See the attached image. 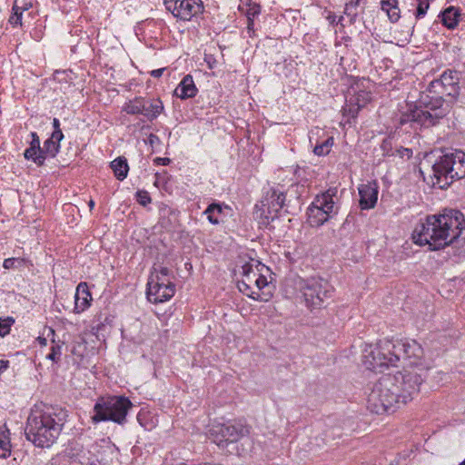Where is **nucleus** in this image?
<instances>
[{"label": "nucleus", "instance_id": "0eeeda50", "mask_svg": "<svg viewBox=\"0 0 465 465\" xmlns=\"http://www.w3.org/2000/svg\"><path fill=\"white\" fill-rule=\"evenodd\" d=\"M394 342L381 341L376 347L369 346L363 350L362 364L373 371H382V368L396 366L398 357L393 353Z\"/></svg>", "mask_w": 465, "mask_h": 465}, {"label": "nucleus", "instance_id": "c85d7f7f", "mask_svg": "<svg viewBox=\"0 0 465 465\" xmlns=\"http://www.w3.org/2000/svg\"><path fill=\"white\" fill-rule=\"evenodd\" d=\"M142 97H137L129 103H127L124 111H125L128 114H142Z\"/></svg>", "mask_w": 465, "mask_h": 465}, {"label": "nucleus", "instance_id": "ea45409f", "mask_svg": "<svg viewBox=\"0 0 465 465\" xmlns=\"http://www.w3.org/2000/svg\"><path fill=\"white\" fill-rule=\"evenodd\" d=\"M399 153L401 157L406 156L407 158H411L412 156V151L408 148H401V150H399Z\"/></svg>", "mask_w": 465, "mask_h": 465}, {"label": "nucleus", "instance_id": "6ab92c4d", "mask_svg": "<svg viewBox=\"0 0 465 465\" xmlns=\"http://www.w3.org/2000/svg\"><path fill=\"white\" fill-rule=\"evenodd\" d=\"M142 114L149 121H153L162 113L163 103L160 100H150L142 98Z\"/></svg>", "mask_w": 465, "mask_h": 465}, {"label": "nucleus", "instance_id": "c03bdc74", "mask_svg": "<svg viewBox=\"0 0 465 465\" xmlns=\"http://www.w3.org/2000/svg\"><path fill=\"white\" fill-rule=\"evenodd\" d=\"M260 13V9H259V6H254L252 8H251L248 13H247V17L249 16V14H250V17L252 16H254L255 15L259 14Z\"/></svg>", "mask_w": 465, "mask_h": 465}, {"label": "nucleus", "instance_id": "4be33fe9", "mask_svg": "<svg viewBox=\"0 0 465 465\" xmlns=\"http://www.w3.org/2000/svg\"><path fill=\"white\" fill-rule=\"evenodd\" d=\"M239 291L247 295L248 297L261 302H268L272 296L270 291L268 292H257L255 287L252 285H248L245 282H238Z\"/></svg>", "mask_w": 465, "mask_h": 465}, {"label": "nucleus", "instance_id": "72a5a7b5", "mask_svg": "<svg viewBox=\"0 0 465 465\" xmlns=\"http://www.w3.org/2000/svg\"><path fill=\"white\" fill-rule=\"evenodd\" d=\"M136 200L143 206H146L151 203V197L146 191H138L136 193Z\"/></svg>", "mask_w": 465, "mask_h": 465}, {"label": "nucleus", "instance_id": "c756f323", "mask_svg": "<svg viewBox=\"0 0 465 465\" xmlns=\"http://www.w3.org/2000/svg\"><path fill=\"white\" fill-rule=\"evenodd\" d=\"M333 144V138L329 137L321 144H318L314 147L313 152L317 155H326L329 153L331 147Z\"/></svg>", "mask_w": 465, "mask_h": 465}, {"label": "nucleus", "instance_id": "a19ab883", "mask_svg": "<svg viewBox=\"0 0 465 465\" xmlns=\"http://www.w3.org/2000/svg\"><path fill=\"white\" fill-rule=\"evenodd\" d=\"M355 9H356V8L351 7V6H350V4H347V3H346V5H345V11H344V13H345V15H347L355 16V15H356Z\"/></svg>", "mask_w": 465, "mask_h": 465}, {"label": "nucleus", "instance_id": "f257e3e1", "mask_svg": "<svg viewBox=\"0 0 465 465\" xmlns=\"http://www.w3.org/2000/svg\"><path fill=\"white\" fill-rule=\"evenodd\" d=\"M460 73L447 70L439 79L430 83L427 89L420 93L414 105L400 117V124L415 123L430 127L445 117L456 102L460 90Z\"/></svg>", "mask_w": 465, "mask_h": 465}, {"label": "nucleus", "instance_id": "7ed1b4c3", "mask_svg": "<svg viewBox=\"0 0 465 465\" xmlns=\"http://www.w3.org/2000/svg\"><path fill=\"white\" fill-rule=\"evenodd\" d=\"M465 229L464 215L458 210L450 209L439 215L428 216L419 223L412 233V239L420 246L429 245L430 251H437L453 244Z\"/></svg>", "mask_w": 465, "mask_h": 465}, {"label": "nucleus", "instance_id": "3c124183", "mask_svg": "<svg viewBox=\"0 0 465 465\" xmlns=\"http://www.w3.org/2000/svg\"><path fill=\"white\" fill-rule=\"evenodd\" d=\"M38 341H39V343L41 345H44V346L46 345V339L45 338L38 337Z\"/></svg>", "mask_w": 465, "mask_h": 465}, {"label": "nucleus", "instance_id": "603ef678", "mask_svg": "<svg viewBox=\"0 0 465 465\" xmlns=\"http://www.w3.org/2000/svg\"><path fill=\"white\" fill-rule=\"evenodd\" d=\"M7 363H8V361H0V364H1L0 370L1 369H6L7 368Z\"/></svg>", "mask_w": 465, "mask_h": 465}, {"label": "nucleus", "instance_id": "bb28decb", "mask_svg": "<svg viewBox=\"0 0 465 465\" xmlns=\"http://www.w3.org/2000/svg\"><path fill=\"white\" fill-rule=\"evenodd\" d=\"M31 136L32 141L30 143V147L25 151L24 156L25 159L33 160L35 162V158H36L37 155L40 154L42 148L40 146V139L37 134L33 132L31 133Z\"/></svg>", "mask_w": 465, "mask_h": 465}, {"label": "nucleus", "instance_id": "b1692460", "mask_svg": "<svg viewBox=\"0 0 465 465\" xmlns=\"http://www.w3.org/2000/svg\"><path fill=\"white\" fill-rule=\"evenodd\" d=\"M459 16V11L455 7L450 6L441 14L442 24L448 28L453 29L458 25Z\"/></svg>", "mask_w": 465, "mask_h": 465}, {"label": "nucleus", "instance_id": "de8ad7c7", "mask_svg": "<svg viewBox=\"0 0 465 465\" xmlns=\"http://www.w3.org/2000/svg\"><path fill=\"white\" fill-rule=\"evenodd\" d=\"M253 25H254L253 20L249 15L248 16V25H247V29L249 32L253 31Z\"/></svg>", "mask_w": 465, "mask_h": 465}, {"label": "nucleus", "instance_id": "dca6fc26", "mask_svg": "<svg viewBox=\"0 0 465 465\" xmlns=\"http://www.w3.org/2000/svg\"><path fill=\"white\" fill-rule=\"evenodd\" d=\"M285 198V194L282 192L271 188L262 203L263 206L268 207L269 213H278L283 207Z\"/></svg>", "mask_w": 465, "mask_h": 465}, {"label": "nucleus", "instance_id": "4468645a", "mask_svg": "<svg viewBox=\"0 0 465 465\" xmlns=\"http://www.w3.org/2000/svg\"><path fill=\"white\" fill-rule=\"evenodd\" d=\"M378 188L376 182L360 185V206L362 210H369L375 207L378 200Z\"/></svg>", "mask_w": 465, "mask_h": 465}, {"label": "nucleus", "instance_id": "412c9836", "mask_svg": "<svg viewBox=\"0 0 465 465\" xmlns=\"http://www.w3.org/2000/svg\"><path fill=\"white\" fill-rule=\"evenodd\" d=\"M360 96H362V104H360V97L350 98L346 105L343 107L344 114H348L352 118H355L363 106L370 101L371 97L368 93L361 92Z\"/></svg>", "mask_w": 465, "mask_h": 465}, {"label": "nucleus", "instance_id": "39448f33", "mask_svg": "<svg viewBox=\"0 0 465 465\" xmlns=\"http://www.w3.org/2000/svg\"><path fill=\"white\" fill-rule=\"evenodd\" d=\"M430 175L432 186L448 187L454 180L465 177V153L456 150L443 154L431 166Z\"/></svg>", "mask_w": 465, "mask_h": 465}, {"label": "nucleus", "instance_id": "bf43d9fd", "mask_svg": "<svg viewBox=\"0 0 465 465\" xmlns=\"http://www.w3.org/2000/svg\"><path fill=\"white\" fill-rule=\"evenodd\" d=\"M460 465H465V460L460 463Z\"/></svg>", "mask_w": 465, "mask_h": 465}, {"label": "nucleus", "instance_id": "1a4fd4ad", "mask_svg": "<svg viewBox=\"0 0 465 465\" xmlns=\"http://www.w3.org/2000/svg\"><path fill=\"white\" fill-rule=\"evenodd\" d=\"M301 292L309 308L320 309L331 298L333 288L328 281L312 277L303 282Z\"/></svg>", "mask_w": 465, "mask_h": 465}, {"label": "nucleus", "instance_id": "7c9ffc66", "mask_svg": "<svg viewBox=\"0 0 465 465\" xmlns=\"http://www.w3.org/2000/svg\"><path fill=\"white\" fill-rule=\"evenodd\" d=\"M15 322V320L12 317H7L5 319L0 318V336L5 337L10 332V328L12 324Z\"/></svg>", "mask_w": 465, "mask_h": 465}, {"label": "nucleus", "instance_id": "37998d69", "mask_svg": "<svg viewBox=\"0 0 465 465\" xmlns=\"http://www.w3.org/2000/svg\"><path fill=\"white\" fill-rule=\"evenodd\" d=\"M53 126H54V132H58V134H63L62 130L60 129V122L57 118L53 119Z\"/></svg>", "mask_w": 465, "mask_h": 465}, {"label": "nucleus", "instance_id": "a878e982", "mask_svg": "<svg viewBox=\"0 0 465 465\" xmlns=\"http://www.w3.org/2000/svg\"><path fill=\"white\" fill-rule=\"evenodd\" d=\"M381 9L385 11L389 19L395 23L400 19V9L398 7V0H382Z\"/></svg>", "mask_w": 465, "mask_h": 465}, {"label": "nucleus", "instance_id": "20e7f679", "mask_svg": "<svg viewBox=\"0 0 465 465\" xmlns=\"http://www.w3.org/2000/svg\"><path fill=\"white\" fill-rule=\"evenodd\" d=\"M66 418L67 411L62 408L35 406L27 418L25 437L36 447L48 448L58 439Z\"/></svg>", "mask_w": 465, "mask_h": 465}, {"label": "nucleus", "instance_id": "f704fd0d", "mask_svg": "<svg viewBox=\"0 0 465 465\" xmlns=\"http://www.w3.org/2000/svg\"><path fill=\"white\" fill-rule=\"evenodd\" d=\"M24 262L23 259H16V258H7L3 262V267L5 269H12L15 267H17L18 265H22Z\"/></svg>", "mask_w": 465, "mask_h": 465}, {"label": "nucleus", "instance_id": "5701e85b", "mask_svg": "<svg viewBox=\"0 0 465 465\" xmlns=\"http://www.w3.org/2000/svg\"><path fill=\"white\" fill-rule=\"evenodd\" d=\"M111 168L118 180L123 181L124 178H126L129 166L127 160L124 157L120 156L114 159L111 163Z\"/></svg>", "mask_w": 465, "mask_h": 465}, {"label": "nucleus", "instance_id": "f8f14e48", "mask_svg": "<svg viewBox=\"0 0 465 465\" xmlns=\"http://www.w3.org/2000/svg\"><path fill=\"white\" fill-rule=\"evenodd\" d=\"M393 353L397 355L398 361L401 357H404L406 359L411 360V364L416 365L418 360H420L423 357V349L422 347L414 340L411 341H400L394 343Z\"/></svg>", "mask_w": 465, "mask_h": 465}, {"label": "nucleus", "instance_id": "a211bd4d", "mask_svg": "<svg viewBox=\"0 0 465 465\" xmlns=\"http://www.w3.org/2000/svg\"><path fill=\"white\" fill-rule=\"evenodd\" d=\"M197 94V88L191 74L185 75L174 90V94L184 100L193 98Z\"/></svg>", "mask_w": 465, "mask_h": 465}, {"label": "nucleus", "instance_id": "f3484780", "mask_svg": "<svg viewBox=\"0 0 465 465\" xmlns=\"http://www.w3.org/2000/svg\"><path fill=\"white\" fill-rule=\"evenodd\" d=\"M92 301L91 293L88 291V286L86 282H80L76 288L75 295H74V312L75 313H80L84 312L90 306V302Z\"/></svg>", "mask_w": 465, "mask_h": 465}, {"label": "nucleus", "instance_id": "49530a36", "mask_svg": "<svg viewBox=\"0 0 465 465\" xmlns=\"http://www.w3.org/2000/svg\"><path fill=\"white\" fill-rule=\"evenodd\" d=\"M151 277H153L154 281H163L164 282H171L167 277H163V275H160L158 273H156L155 275H152Z\"/></svg>", "mask_w": 465, "mask_h": 465}, {"label": "nucleus", "instance_id": "aec40b11", "mask_svg": "<svg viewBox=\"0 0 465 465\" xmlns=\"http://www.w3.org/2000/svg\"><path fill=\"white\" fill-rule=\"evenodd\" d=\"M260 266H262L261 262L254 260H252L249 262H245L242 266V280L241 282H245L248 285L254 286Z\"/></svg>", "mask_w": 465, "mask_h": 465}, {"label": "nucleus", "instance_id": "6e6d98bb", "mask_svg": "<svg viewBox=\"0 0 465 465\" xmlns=\"http://www.w3.org/2000/svg\"><path fill=\"white\" fill-rule=\"evenodd\" d=\"M88 205H89L90 209H93V208H94V200H90V201H89V203H88Z\"/></svg>", "mask_w": 465, "mask_h": 465}, {"label": "nucleus", "instance_id": "f03ea898", "mask_svg": "<svg viewBox=\"0 0 465 465\" xmlns=\"http://www.w3.org/2000/svg\"><path fill=\"white\" fill-rule=\"evenodd\" d=\"M425 379L422 369L404 370L394 375L382 376L368 394V410L376 414L394 412L419 393Z\"/></svg>", "mask_w": 465, "mask_h": 465}, {"label": "nucleus", "instance_id": "2f4dec72", "mask_svg": "<svg viewBox=\"0 0 465 465\" xmlns=\"http://www.w3.org/2000/svg\"><path fill=\"white\" fill-rule=\"evenodd\" d=\"M256 282L254 283V287H255V290L257 292H260V293H262V292H265L263 291V289L269 287V282L266 279L265 276H263L262 273H261V271L259 270L258 272V276L256 278Z\"/></svg>", "mask_w": 465, "mask_h": 465}, {"label": "nucleus", "instance_id": "9d476101", "mask_svg": "<svg viewBox=\"0 0 465 465\" xmlns=\"http://www.w3.org/2000/svg\"><path fill=\"white\" fill-rule=\"evenodd\" d=\"M251 427L244 420H233L213 426L212 435L214 442L221 446L223 443L237 442L250 434Z\"/></svg>", "mask_w": 465, "mask_h": 465}, {"label": "nucleus", "instance_id": "423d86ee", "mask_svg": "<svg viewBox=\"0 0 465 465\" xmlns=\"http://www.w3.org/2000/svg\"><path fill=\"white\" fill-rule=\"evenodd\" d=\"M132 406L131 401L124 396L101 399L94 407V414L92 416V420L94 423L112 420L123 425L126 421V415Z\"/></svg>", "mask_w": 465, "mask_h": 465}, {"label": "nucleus", "instance_id": "a18cd8bd", "mask_svg": "<svg viewBox=\"0 0 465 465\" xmlns=\"http://www.w3.org/2000/svg\"><path fill=\"white\" fill-rule=\"evenodd\" d=\"M163 71H164V68H160V69L153 70L151 72V75L153 77H156V78L160 77L163 74Z\"/></svg>", "mask_w": 465, "mask_h": 465}, {"label": "nucleus", "instance_id": "79ce46f5", "mask_svg": "<svg viewBox=\"0 0 465 465\" xmlns=\"http://www.w3.org/2000/svg\"><path fill=\"white\" fill-rule=\"evenodd\" d=\"M170 159L169 158H161V157H157L154 159V163L156 164H161V165H167L170 163Z\"/></svg>", "mask_w": 465, "mask_h": 465}, {"label": "nucleus", "instance_id": "4d7b16f0", "mask_svg": "<svg viewBox=\"0 0 465 465\" xmlns=\"http://www.w3.org/2000/svg\"><path fill=\"white\" fill-rule=\"evenodd\" d=\"M28 8H29V6H28V5H25V7H23V8H21V9H22V10H23V12H24L25 10H27Z\"/></svg>", "mask_w": 465, "mask_h": 465}, {"label": "nucleus", "instance_id": "5fc2aeb1", "mask_svg": "<svg viewBox=\"0 0 465 465\" xmlns=\"http://www.w3.org/2000/svg\"><path fill=\"white\" fill-rule=\"evenodd\" d=\"M361 93H358L356 95L352 96L351 98H358L360 97V104H362V96H360Z\"/></svg>", "mask_w": 465, "mask_h": 465}, {"label": "nucleus", "instance_id": "13d9d810", "mask_svg": "<svg viewBox=\"0 0 465 465\" xmlns=\"http://www.w3.org/2000/svg\"><path fill=\"white\" fill-rule=\"evenodd\" d=\"M49 331L52 333L53 336H54V331L53 329H49Z\"/></svg>", "mask_w": 465, "mask_h": 465}, {"label": "nucleus", "instance_id": "473e14b6", "mask_svg": "<svg viewBox=\"0 0 465 465\" xmlns=\"http://www.w3.org/2000/svg\"><path fill=\"white\" fill-rule=\"evenodd\" d=\"M61 345L55 344L51 348V352L46 356L48 360L57 362L60 360Z\"/></svg>", "mask_w": 465, "mask_h": 465}, {"label": "nucleus", "instance_id": "393cba45", "mask_svg": "<svg viewBox=\"0 0 465 465\" xmlns=\"http://www.w3.org/2000/svg\"><path fill=\"white\" fill-rule=\"evenodd\" d=\"M11 452L9 430L5 425L0 426V458H6Z\"/></svg>", "mask_w": 465, "mask_h": 465}, {"label": "nucleus", "instance_id": "2eb2a0df", "mask_svg": "<svg viewBox=\"0 0 465 465\" xmlns=\"http://www.w3.org/2000/svg\"><path fill=\"white\" fill-rule=\"evenodd\" d=\"M203 10L202 0H182L175 17L183 21H189L194 15L201 14Z\"/></svg>", "mask_w": 465, "mask_h": 465}, {"label": "nucleus", "instance_id": "8fccbe9b", "mask_svg": "<svg viewBox=\"0 0 465 465\" xmlns=\"http://www.w3.org/2000/svg\"><path fill=\"white\" fill-rule=\"evenodd\" d=\"M347 4H350L351 7L357 8L360 4V0H350Z\"/></svg>", "mask_w": 465, "mask_h": 465}, {"label": "nucleus", "instance_id": "6e6552de", "mask_svg": "<svg viewBox=\"0 0 465 465\" xmlns=\"http://www.w3.org/2000/svg\"><path fill=\"white\" fill-rule=\"evenodd\" d=\"M337 193V188L332 187L316 196L307 211L308 222L312 226L322 225L336 213L334 198Z\"/></svg>", "mask_w": 465, "mask_h": 465}, {"label": "nucleus", "instance_id": "cd10ccee", "mask_svg": "<svg viewBox=\"0 0 465 465\" xmlns=\"http://www.w3.org/2000/svg\"><path fill=\"white\" fill-rule=\"evenodd\" d=\"M223 208L219 203H211L207 209L204 211V213L207 215L208 221L213 224L219 223V214L222 213Z\"/></svg>", "mask_w": 465, "mask_h": 465}, {"label": "nucleus", "instance_id": "e433bc0d", "mask_svg": "<svg viewBox=\"0 0 465 465\" xmlns=\"http://www.w3.org/2000/svg\"><path fill=\"white\" fill-rule=\"evenodd\" d=\"M429 6H430V5L427 0H420L418 5V7H417L416 17L417 18L422 17L426 14Z\"/></svg>", "mask_w": 465, "mask_h": 465}, {"label": "nucleus", "instance_id": "864d4df0", "mask_svg": "<svg viewBox=\"0 0 465 465\" xmlns=\"http://www.w3.org/2000/svg\"><path fill=\"white\" fill-rule=\"evenodd\" d=\"M154 139H158L157 136L151 134L149 136L150 143H153L154 142Z\"/></svg>", "mask_w": 465, "mask_h": 465}, {"label": "nucleus", "instance_id": "58836bf2", "mask_svg": "<svg viewBox=\"0 0 465 465\" xmlns=\"http://www.w3.org/2000/svg\"><path fill=\"white\" fill-rule=\"evenodd\" d=\"M204 61L207 63L210 69H213L216 65V60L213 55L205 54Z\"/></svg>", "mask_w": 465, "mask_h": 465}, {"label": "nucleus", "instance_id": "09e8293b", "mask_svg": "<svg viewBox=\"0 0 465 465\" xmlns=\"http://www.w3.org/2000/svg\"><path fill=\"white\" fill-rule=\"evenodd\" d=\"M158 274L163 275V277H168V274H169V270H168V268H166V267H163V268H161V270H160V272H158Z\"/></svg>", "mask_w": 465, "mask_h": 465}, {"label": "nucleus", "instance_id": "ddd939ff", "mask_svg": "<svg viewBox=\"0 0 465 465\" xmlns=\"http://www.w3.org/2000/svg\"><path fill=\"white\" fill-rule=\"evenodd\" d=\"M64 138L63 134H58V132H53L51 137L48 138L45 143L40 152V154L35 158V163L38 166H43L45 164V161L47 157L54 158L59 152L60 149V142Z\"/></svg>", "mask_w": 465, "mask_h": 465}, {"label": "nucleus", "instance_id": "9b49d317", "mask_svg": "<svg viewBox=\"0 0 465 465\" xmlns=\"http://www.w3.org/2000/svg\"><path fill=\"white\" fill-rule=\"evenodd\" d=\"M175 292V286L172 282L154 281L150 277L147 283V298L151 302L159 303L170 300Z\"/></svg>", "mask_w": 465, "mask_h": 465}, {"label": "nucleus", "instance_id": "4c0bfd02", "mask_svg": "<svg viewBox=\"0 0 465 465\" xmlns=\"http://www.w3.org/2000/svg\"><path fill=\"white\" fill-rule=\"evenodd\" d=\"M179 2L178 0L174 1V0H165L164 1V5H165V7L168 11H170L173 16L175 17V13H177L178 11V7H179Z\"/></svg>", "mask_w": 465, "mask_h": 465}, {"label": "nucleus", "instance_id": "c9c22d12", "mask_svg": "<svg viewBox=\"0 0 465 465\" xmlns=\"http://www.w3.org/2000/svg\"><path fill=\"white\" fill-rule=\"evenodd\" d=\"M13 11H14V16H12L10 18V23L15 24V25H21L23 10L21 9V7L15 5L13 6Z\"/></svg>", "mask_w": 465, "mask_h": 465}]
</instances>
